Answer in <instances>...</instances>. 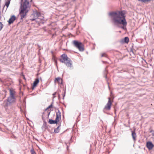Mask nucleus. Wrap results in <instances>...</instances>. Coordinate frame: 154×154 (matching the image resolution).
Wrapping results in <instances>:
<instances>
[{
    "label": "nucleus",
    "instance_id": "20",
    "mask_svg": "<svg viewBox=\"0 0 154 154\" xmlns=\"http://www.w3.org/2000/svg\"><path fill=\"white\" fill-rule=\"evenodd\" d=\"M65 94H66V91L65 90L64 91V92L63 93V94H62V96L63 97V100H64V97L65 96Z\"/></svg>",
    "mask_w": 154,
    "mask_h": 154
},
{
    "label": "nucleus",
    "instance_id": "3",
    "mask_svg": "<svg viewBox=\"0 0 154 154\" xmlns=\"http://www.w3.org/2000/svg\"><path fill=\"white\" fill-rule=\"evenodd\" d=\"M10 95L8 98L7 101H5L4 104L5 109L7 110V107L10 106L11 104L15 102L16 98L14 96V93L13 91L10 89L9 90Z\"/></svg>",
    "mask_w": 154,
    "mask_h": 154
},
{
    "label": "nucleus",
    "instance_id": "11",
    "mask_svg": "<svg viewBox=\"0 0 154 154\" xmlns=\"http://www.w3.org/2000/svg\"><path fill=\"white\" fill-rule=\"evenodd\" d=\"M39 82V80L38 78L36 79H35V80L33 82L32 87V90H33L34 88L37 86V84Z\"/></svg>",
    "mask_w": 154,
    "mask_h": 154
},
{
    "label": "nucleus",
    "instance_id": "4",
    "mask_svg": "<svg viewBox=\"0 0 154 154\" xmlns=\"http://www.w3.org/2000/svg\"><path fill=\"white\" fill-rule=\"evenodd\" d=\"M44 18L43 17L41 16V13L37 11H34L30 17V19L32 21L35 20L38 23L40 22Z\"/></svg>",
    "mask_w": 154,
    "mask_h": 154
},
{
    "label": "nucleus",
    "instance_id": "29",
    "mask_svg": "<svg viewBox=\"0 0 154 154\" xmlns=\"http://www.w3.org/2000/svg\"><path fill=\"white\" fill-rule=\"evenodd\" d=\"M73 0V1H75L76 0Z\"/></svg>",
    "mask_w": 154,
    "mask_h": 154
},
{
    "label": "nucleus",
    "instance_id": "14",
    "mask_svg": "<svg viewBox=\"0 0 154 154\" xmlns=\"http://www.w3.org/2000/svg\"><path fill=\"white\" fill-rule=\"evenodd\" d=\"M60 125L58 126L57 128H55L54 130V132L55 133H58L60 131Z\"/></svg>",
    "mask_w": 154,
    "mask_h": 154
},
{
    "label": "nucleus",
    "instance_id": "18",
    "mask_svg": "<svg viewBox=\"0 0 154 154\" xmlns=\"http://www.w3.org/2000/svg\"><path fill=\"white\" fill-rule=\"evenodd\" d=\"M151 0H138V1L141 2H148L149 1H150Z\"/></svg>",
    "mask_w": 154,
    "mask_h": 154
},
{
    "label": "nucleus",
    "instance_id": "28",
    "mask_svg": "<svg viewBox=\"0 0 154 154\" xmlns=\"http://www.w3.org/2000/svg\"><path fill=\"white\" fill-rule=\"evenodd\" d=\"M50 113V112H49V113H48V116H49V115Z\"/></svg>",
    "mask_w": 154,
    "mask_h": 154
},
{
    "label": "nucleus",
    "instance_id": "27",
    "mask_svg": "<svg viewBox=\"0 0 154 154\" xmlns=\"http://www.w3.org/2000/svg\"><path fill=\"white\" fill-rule=\"evenodd\" d=\"M23 1V0H21V2H22Z\"/></svg>",
    "mask_w": 154,
    "mask_h": 154
},
{
    "label": "nucleus",
    "instance_id": "17",
    "mask_svg": "<svg viewBox=\"0 0 154 154\" xmlns=\"http://www.w3.org/2000/svg\"><path fill=\"white\" fill-rule=\"evenodd\" d=\"M124 42L125 43H127L129 41V39L128 37H126L124 38Z\"/></svg>",
    "mask_w": 154,
    "mask_h": 154
},
{
    "label": "nucleus",
    "instance_id": "26",
    "mask_svg": "<svg viewBox=\"0 0 154 154\" xmlns=\"http://www.w3.org/2000/svg\"><path fill=\"white\" fill-rule=\"evenodd\" d=\"M49 109V108H48V107H47L45 109V111H46L48 109Z\"/></svg>",
    "mask_w": 154,
    "mask_h": 154
},
{
    "label": "nucleus",
    "instance_id": "15",
    "mask_svg": "<svg viewBox=\"0 0 154 154\" xmlns=\"http://www.w3.org/2000/svg\"><path fill=\"white\" fill-rule=\"evenodd\" d=\"M48 122L50 124H51L57 123V122H56L55 120H53L52 119H49Z\"/></svg>",
    "mask_w": 154,
    "mask_h": 154
},
{
    "label": "nucleus",
    "instance_id": "10",
    "mask_svg": "<svg viewBox=\"0 0 154 154\" xmlns=\"http://www.w3.org/2000/svg\"><path fill=\"white\" fill-rule=\"evenodd\" d=\"M146 146L149 149H152L153 145L152 142H148L147 143Z\"/></svg>",
    "mask_w": 154,
    "mask_h": 154
},
{
    "label": "nucleus",
    "instance_id": "16",
    "mask_svg": "<svg viewBox=\"0 0 154 154\" xmlns=\"http://www.w3.org/2000/svg\"><path fill=\"white\" fill-rule=\"evenodd\" d=\"M10 3V0H7L6 2L5 3V5H4V7H5V5H6L7 6V8H8L9 6Z\"/></svg>",
    "mask_w": 154,
    "mask_h": 154
},
{
    "label": "nucleus",
    "instance_id": "2",
    "mask_svg": "<svg viewBox=\"0 0 154 154\" xmlns=\"http://www.w3.org/2000/svg\"><path fill=\"white\" fill-rule=\"evenodd\" d=\"M21 10L20 14L21 16V19H23L26 15V13L28 11V9L29 8L30 5L29 0H24V2L21 4Z\"/></svg>",
    "mask_w": 154,
    "mask_h": 154
},
{
    "label": "nucleus",
    "instance_id": "5",
    "mask_svg": "<svg viewBox=\"0 0 154 154\" xmlns=\"http://www.w3.org/2000/svg\"><path fill=\"white\" fill-rule=\"evenodd\" d=\"M61 58L60 59V61L62 63L65 64L66 66L70 68L72 67V62L65 54H63L61 56Z\"/></svg>",
    "mask_w": 154,
    "mask_h": 154
},
{
    "label": "nucleus",
    "instance_id": "7",
    "mask_svg": "<svg viewBox=\"0 0 154 154\" xmlns=\"http://www.w3.org/2000/svg\"><path fill=\"white\" fill-rule=\"evenodd\" d=\"M112 104V102L111 101L110 98L109 97L108 98V102L106 105L105 106L103 109V111L104 112L105 110H110L111 109Z\"/></svg>",
    "mask_w": 154,
    "mask_h": 154
},
{
    "label": "nucleus",
    "instance_id": "6",
    "mask_svg": "<svg viewBox=\"0 0 154 154\" xmlns=\"http://www.w3.org/2000/svg\"><path fill=\"white\" fill-rule=\"evenodd\" d=\"M72 43L74 46L78 49L80 51L82 52L84 51V45L82 42L77 40H74L72 42Z\"/></svg>",
    "mask_w": 154,
    "mask_h": 154
},
{
    "label": "nucleus",
    "instance_id": "19",
    "mask_svg": "<svg viewBox=\"0 0 154 154\" xmlns=\"http://www.w3.org/2000/svg\"><path fill=\"white\" fill-rule=\"evenodd\" d=\"M3 25L2 22H0V31H1L3 27Z\"/></svg>",
    "mask_w": 154,
    "mask_h": 154
},
{
    "label": "nucleus",
    "instance_id": "8",
    "mask_svg": "<svg viewBox=\"0 0 154 154\" xmlns=\"http://www.w3.org/2000/svg\"><path fill=\"white\" fill-rule=\"evenodd\" d=\"M61 113L59 110H58V112L56 113V118L55 121L57 123L59 120L61 119Z\"/></svg>",
    "mask_w": 154,
    "mask_h": 154
},
{
    "label": "nucleus",
    "instance_id": "9",
    "mask_svg": "<svg viewBox=\"0 0 154 154\" xmlns=\"http://www.w3.org/2000/svg\"><path fill=\"white\" fill-rule=\"evenodd\" d=\"M16 17L15 16L13 15L8 20V23L10 24L12 23H13L14 21L15 20Z\"/></svg>",
    "mask_w": 154,
    "mask_h": 154
},
{
    "label": "nucleus",
    "instance_id": "31",
    "mask_svg": "<svg viewBox=\"0 0 154 154\" xmlns=\"http://www.w3.org/2000/svg\"><path fill=\"white\" fill-rule=\"evenodd\" d=\"M153 136H154V134H153Z\"/></svg>",
    "mask_w": 154,
    "mask_h": 154
},
{
    "label": "nucleus",
    "instance_id": "21",
    "mask_svg": "<svg viewBox=\"0 0 154 154\" xmlns=\"http://www.w3.org/2000/svg\"><path fill=\"white\" fill-rule=\"evenodd\" d=\"M30 152L32 154H35V153L33 149H31L30 150Z\"/></svg>",
    "mask_w": 154,
    "mask_h": 154
},
{
    "label": "nucleus",
    "instance_id": "22",
    "mask_svg": "<svg viewBox=\"0 0 154 154\" xmlns=\"http://www.w3.org/2000/svg\"><path fill=\"white\" fill-rule=\"evenodd\" d=\"M56 94V92H55L53 94V98H54L56 97V96H55V95Z\"/></svg>",
    "mask_w": 154,
    "mask_h": 154
},
{
    "label": "nucleus",
    "instance_id": "13",
    "mask_svg": "<svg viewBox=\"0 0 154 154\" xmlns=\"http://www.w3.org/2000/svg\"><path fill=\"white\" fill-rule=\"evenodd\" d=\"M55 81L58 82L59 83L62 84V80L61 79L60 77H57L55 79Z\"/></svg>",
    "mask_w": 154,
    "mask_h": 154
},
{
    "label": "nucleus",
    "instance_id": "30",
    "mask_svg": "<svg viewBox=\"0 0 154 154\" xmlns=\"http://www.w3.org/2000/svg\"><path fill=\"white\" fill-rule=\"evenodd\" d=\"M106 77H107V76H106Z\"/></svg>",
    "mask_w": 154,
    "mask_h": 154
},
{
    "label": "nucleus",
    "instance_id": "12",
    "mask_svg": "<svg viewBox=\"0 0 154 154\" xmlns=\"http://www.w3.org/2000/svg\"><path fill=\"white\" fill-rule=\"evenodd\" d=\"M131 135L134 141H136L137 135L134 130L131 131Z\"/></svg>",
    "mask_w": 154,
    "mask_h": 154
},
{
    "label": "nucleus",
    "instance_id": "24",
    "mask_svg": "<svg viewBox=\"0 0 154 154\" xmlns=\"http://www.w3.org/2000/svg\"><path fill=\"white\" fill-rule=\"evenodd\" d=\"M105 55H106V54H105V53L101 55V57H105Z\"/></svg>",
    "mask_w": 154,
    "mask_h": 154
},
{
    "label": "nucleus",
    "instance_id": "1",
    "mask_svg": "<svg viewBox=\"0 0 154 154\" xmlns=\"http://www.w3.org/2000/svg\"><path fill=\"white\" fill-rule=\"evenodd\" d=\"M125 14L123 11H116L109 12L108 15L114 25L118 26L119 24H122L123 26L122 28L125 30L126 29L124 27H126L127 24Z\"/></svg>",
    "mask_w": 154,
    "mask_h": 154
},
{
    "label": "nucleus",
    "instance_id": "23",
    "mask_svg": "<svg viewBox=\"0 0 154 154\" xmlns=\"http://www.w3.org/2000/svg\"><path fill=\"white\" fill-rule=\"evenodd\" d=\"M52 103L51 104V105H50L48 107V108H49V109L50 108H51L52 107L53 105H52Z\"/></svg>",
    "mask_w": 154,
    "mask_h": 154
},
{
    "label": "nucleus",
    "instance_id": "25",
    "mask_svg": "<svg viewBox=\"0 0 154 154\" xmlns=\"http://www.w3.org/2000/svg\"><path fill=\"white\" fill-rule=\"evenodd\" d=\"M58 98L59 100H60V95L59 94H58Z\"/></svg>",
    "mask_w": 154,
    "mask_h": 154
}]
</instances>
